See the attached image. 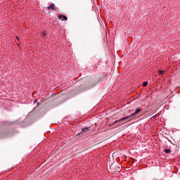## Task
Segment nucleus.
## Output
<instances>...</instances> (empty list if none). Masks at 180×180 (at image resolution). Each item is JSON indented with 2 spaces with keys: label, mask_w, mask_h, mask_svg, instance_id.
<instances>
[{
  "label": "nucleus",
  "mask_w": 180,
  "mask_h": 180,
  "mask_svg": "<svg viewBox=\"0 0 180 180\" xmlns=\"http://www.w3.org/2000/svg\"><path fill=\"white\" fill-rule=\"evenodd\" d=\"M63 15H59L58 17V19L59 20L61 19L62 18H63Z\"/></svg>",
  "instance_id": "obj_11"
},
{
  "label": "nucleus",
  "mask_w": 180,
  "mask_h": 180,
  "mask_svg": "<svg viewBox=\"0 0 180 180\" xmlns=\"http://www.w3.org/2000/svg\"><path fill=\"white\" fill-rule=\"evenodd\" d=\"M121 122L120 124H117V127H119V126H122V124H124V123H127V122H129V119L124 120H121Z\"/></svg>",
  "instance_id": "obj_3"
},
{
  "label": "nucleus",
  "mask_w": 180,
  "mask_h": 180,
  "mask_svg": "<svg viewBox=\"0 0 180 180\" xmlns=\"http://www.w3.org/2000/svg\"><path fill=\"white\" fill-rule=\"evenodd\" d=\"M147 85H148V82H144L143 84V86H147Z\"/></svg>",
  "instance_id": "obj_7"
},
{
  "label": "nucleus",
  "mask_w": 180,
  "mask_h": 180,
  "mask_svg": "<svg viewBox=\"0 0 180 180\" xmlns=\"http://www.w3.org/2000/svg\"><path fill=\"white\" fill-rule=\"evenodd\" d=\"M47 9H52L53 11H56V5L54 4H51L49 7H47Z\"/></svg>",
  "instance_id": "obj_5"
},
{
  "label": "nucleus",
  "mask_w": 180,
  "mask_h": 180,
  "mask_svg": "<svg viewBox=\"0 0 180 180\" xmlns=\"http://www.w3.org/2000/svg\"><path fill=\"white\" fill-rule=\"evenodd\" d=\"M110 169L112 172H119L120 171V167L117 165V163H112L110 165Z\"/></svg>",
  "instance_id": "obj_2"
},
{
  "label": "nucleus",
  "mask_w": 180,
  "mask_h": 180,
  "mask_svg": "<svg viewBox=\"0 0 180 180\" xmlns=\"http://www.w3.org/2000/svg\"><path fill=\"white\" fill-rule=\"evenodd\" d=\"M89 131V127H84L82 129V131L78 134H83L84 133H88Z\"/></svg>",
  "instance_id": "obj_4"
},
{
  "label": "nucleus",
  "mask_w": 180,
  "mask_h": 180,
  "mask_svg": "<svg viewBox=\"0 0 180 180\" xmlns=\"http://www.w3.org/2000/svg\"><path fill=\"white\" fill-rule=\"evenodd\" d=\"M140 112H141V109L136 108L134 113L131 114L129 116H127V117H123L119 120H117V121L114 122V123L112 124H109V126L112 127V126H113V124H116V123H118V122H122V120H127V119H128V121L133 120V118L134 117V116H136V115H137V113H140Z\"/></svg>",
  "instance_id": "obj_1"
},
{
  "label": "nucleus",
  "mask_w": 180,
  "mask_h": 180,
  "mask_svg": "<svg viewBox=\"0 0 180 180\" xmlns=\"http://www.w3.org/2000/svg\"><path fill=\"white\" fill-rule=\"evenodd\" d=\"M42 39H44L46 37V32H44L41 35Z\"/></svg>",
  "instance_id": "obj_10"
},
{
  "label": "nucleus",
  "mask_w": 180,
  "mask_h": 180,
  "mask_svg": "<svg viewBox=\"0 0 180 180\" xmlns=\"http://www.w3.org/2000/svg\"><path fill=\"white\" fill-rule=\"evenodd\" d=\"M17 37L18 40H19V37Z\"/></svg>",
  "instance_id": "obj_12"
},
{
  "label": "nucleus",
  "mask_w": 180,
  "mask_h": 180,
  "mask_svg": "<svg viewBox=\"0 0 180 180\" xmlns=\"http://www.w3.org/2000/svg\"><path fill=\"white\" fill-rule=\"evenodd\" d=\"M164 151H165V153L166 154H169V153H171V150L170 149H165Z\"/></svg>",
  "instance_id": "obj_6"
},
{
  "label": "nucleus",
  "mask_w": 180,
  "mask_h": 180,
  "mask_svg": "<svg viewBox=\"0 0 180 180\" xmlns=\"http://www.w3.org/2000/svg\"><path fill=\"white\" fill-rule=\"evenodd\" d=\"M63 20H68V19L65 15H63Z\"/></svg>",
  "instance_id": "obj_9"
},
{
  "label": "nucleus",
  "mask_w": 180,
  "mask_h": 180,
  "mask_svg": "<svg viewBox=\"0 0 180 180\" xmlns=\"http://www.w3.org/2000/svg\"><path fill=\"white\" fill-rule=\"evenodd\" d=\"M162 74H164V70H159V75H162Z\"/></svg>",
  "instance_id": "obj_8"
}]
</instances>
